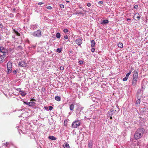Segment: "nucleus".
Masks as SVG:
<instances>
[{
  "instance_id": "nucleus-1",
  "label": "nucleus",
  "mask_w": 148,
  "mask_h": 148,
  "mask_svg": "<svg viewBox=\"0 0 148 148\" xmlns=\"http://www.w3.org/2000/svg\"><path fill=\"white\" fill-rule=\"evenodd\" d=\"M145 130L142 128H140L138 129L135 132L134 135V138L135 139H138L142 137L144 132Z\"/></svg>"
},
{
  "instance_id": "nucleus-2",
  "label": "nucleus",
  "mask_w": 148,
  "mask_h": 148,
  "mask_svg": "<svg viewBox=\"0 0 148 148\" xmlns=\"http://www.w3.org/2000/svg\"><path fill=\"white\" fill-rule=\"evenodd\" d=\"M81 123V121L78 119H77L75 121L73 122L72 124V127L73 128H76L80 125Z\"/></svg>"
},
{
  "instance_id": "nucleus-3",
  "label": "nucleus",
  "mask_w": 148,
  "mask_h": 148,
  "mask_svg": "<svg viewBox=\"0 0 148 148\" xmlns=\"http://www.w3.org/2000/svg\"><path fill=\"white\" fill-rule=\"evenodd\" d=\"M7 67L8 71L7 72L8 74L12 72V64L10 62H8L7 64Z\"/></svg>"
},
{
  "instance_id": "nucleus-4",
  "label": "nucleus",
  "mask_w": 148,
  "mask_h": 148,
  "mask_svg": "<svg viewBox=\"0 0 148 148\" xmlns=\"http://www.w3.org/2000/svg\"><path fill=\"white\" fill-rule=\"evenodd\" d=\"M83 107H78L76 110V113L78 117H80V112L83 110Z\"/></svg>"
},
{
  "instance_id": "nucleus-5",
  "label": "nucleus",
  "mask_w": 148,
  "mask_h": 148,
  "mask_svg": "<svg viewBox=\"0 0 148 148\" xmlns=\"http://www.w3.org/2000/svg\"><path fill=\"white\" fill-rule=\"evenodd\" d=\"M32 34L33 36L35 37H39L41 36V33L40 31L39 30H37L34 32L32 33Z\"/></svg>"
},
{
  "instance_id": "nucleus-6",
  "label": "nucleus",
  "mask_w": 148,
  "mask_h": 148,
  "mask_svg": "<svg viewBox=\"0 0 148 148\" xmlns=\"http://www.w3.org/2000/svg\"><path fill=\"white\" fill-rule=\"evenodd\" d=\"M7 50L3 47H0V52L3 53L4 55L7 52Z\"/></svg>"
},
{
  "instance_id": "nucleus-7",
  "label": "nucleus",
  "mask_w": 148,
  "mask_h": 148,
  "mask_svg": "<svg viewBox=\"0 0 148 148\" xmlns=\"http://www.w3.org/2000/svg\"><path fill=\"white\" fill-rule=\"evenodd\" d=\"M18 65L22 67H25L27 65V64L24 61H22L19 62Z\"/></svg>"
},
{
  "instance_id": "nucleus-8",
  "label": "nucleus",
  "mask_w": 148,
  "mask_h": 148,
  "mask_svg": "<svg viewBox=\"0 0 148 148\" xmlns=\"http://www.w3.org/2000/svg\"><path fill=\"white\" fill-rule=\"evenodd\" d=\"M138 78L137 77H133L132 85L133 86H135L136 84Z\"/></svg>"
},
{
  "instance_id": "nucleus-9",
  "label": "nucleus",
  "mask_w": 148,
  "mask_h": 148,
  "mask_svg": "<svg viewBox=\"0 0 148 148\" xmlns=\"http://www.w3.org/2000/svg\"><path fill=\"white\" fill-rule=\"evenodd\" d=\"M24 103L27 105H29L30 106H34L36 104L34 102H28L24 101Z\"/></svg>"
},
{
  "instance_id": "nucleus-10",
  "label": "nucleus",
  "mask_w": 148,
  "mask_h": 148,
  "mask_svg": "<svg viewBox=\"0 0 148 148\" xmlns=\"http://www.w3.org/2000/svg\"><path fill=\"white\" fill-rule=\"evenodd\" d=\"M75 42L77 44L80 46L82 43V40L81 38H77L75 40Z\"/></svg>"
},
{
  "instance_id": "nucleus-11",
  "label": "nucleus",
  "mask_w": 148,
  "mask_h": 148,
  "mask_svg": "<svg viewBox=\"0 0 148 148\" xmlns=\"http://www.w3.org/2000/svg\"><path fill=\"white\" fill-rule=\"evenodd\" d=\"M108 23L109 21L107 19H105L103 20L100 23L102 25H104L108 24Z\"/></svg>"
},
{
  "instance_id": "nucleus-12",
  "label": "nucleus",
  "mask_w": 148,
  "mask_h": 148,
  "mask_svg": "<svg viewBox=\"0 0 148 148\" xmlns=\"http://www.w3.org/2000/svg\"><path fill=\"white\" fill-rule=\"evenodd\" d=\"M139 14L137 13L135 14L134 15V17L135 18L136 20H138L140 18V16H138Z\"/></svg>"
},
{
  "instance_id": "nucleus-13",
  "label": "nucleus",
  "mask_w": 148,
  "mask_h": 148,
  "mask_svg": "<svg viewBox=\"0 0 148 148\" xmlns=\"http://www.w3.org/2000/svg\"><path fill=\"white\" fill-rule=\"evenodd\" d=\"M133 77H138V73L135 70L134 71Z\"/></svg>"
},
{
  "instance_id": "nucleus-14",
  "label": "nucleus",
  "mask_w": 148,
  "mask_h": 148,
  "mask_svg": "<svg viewBox=\"0 0 148 148\" xmlns=\"http://www.w3.org/2000/svg\"><path fill=\"white\" fill-rule=\"evenodd\" d=\"M19 92H20V93L21 94L22 96L23 97L26 94V93L24 91L20 90Z\"/></svg>"
},
{
  "instance_id": "nucleus-15",
  "label": "nucleus",
  "mask_w": 148,
  "mask_h": 148,
  "mask_svg": "<svg viewBox=\"0 0 148 148\" xmlns=\"http://www.w3.org/2000/svg\"><path fill=\"white\" fill-rule=\"evenodd\" d=\"M92 141H90L88 143V148H92Z\"/></svg>"
},
{
  "instance_id": "nucleus-16",
  "label": "nucleus",
  "mask_w": 148,
  "mask_h": 148,
  "mask_svg": "<svg viewBox=\"0 0 148 148\" xmlns=\"http://www.w3.org/2000/svg\"><path fill=\"white\" fill-rule=\"evenodd\" d=\"M91 47H95V42L94 40H91Z\"/></svg>"
},
{
  "instance_id": "nucleus-17",
  "label": "nucleus",
  "mask_w": 148,
  "mask_h": 148,
  "mask_svg": "<svg viewBox=\"0 0 148 148\" xmlns=\"http://www.w3.org/2000/svg\"><path fill=\"white\" fill-rule=\"evenodd\" d=\"M4 55H1L0 56V63L3 62L4 61Z\"/></svg>"
},
{
  "instance_id": "nucleus-18",
  "label": "nucleus",
  "mask_w": 148,
  "mask_h": 148,
  "mask_svg": "<svg viewBox=\"0 0 148 148\" xmlns=\"http://www.w3.org/2000/svg\"><path fill=\"white\" fill-rule=\"evenodd\" d=\"M64 148H69V144L67 143H65L63 145Z\"/></svg>"
},
{
  "instance_id": "nucleus-19",
  "label": "nucleus",
  "mask_w": 148,
  "mask_h": 148,
  "mask_svg": "<svg viewBox=\"0 0 148 148\" xmlns=\"http://www.w3.org/2000/svg\"><path fill=\"white\" fill-rule=\"evenodd\" d=\"M49 138L52 140H56V138L53 136H49Z\"/></svg>"
},
{
  "instance_id": "nucleus-20",
  "label": "nucleus",
  "mask_w": 148,
  "mask_h": 148,
  "mask_svg": "<svg viewBox=\"0 0 148 148\" xmlns=\"http://www.w3.org/2000/svg\"><path fill=\"white\" fill-rule=\"evenodd\" d=\"M74 108V105L73 104H71L70 105L69 108L71 110H73Z\"/></svg>"
},
{
  "instance_id": "nucleus-21",
  "label": "nucleus",
  "mask_w": 148,
  "mask_h": 148,
  "mask_svg": "<svg viewBox=\"0 0 148 148\" xmlns=\"http://www.w3.org/2000/svg\"><path fill=\"white\" fill-rule=\"evenodd\" d=\"M140 103V98H138V100L136 101V106H138Z\"/></svg>"
},
{
  "instance_id": "nucleus-22",
  "label": "nucleus",
  "mask_w": 148,
  "mask_h": 148,
  "mask_svg": "<svg viewBox=\"0 0 148 148\" xmlns=\"http://www.w3.org/2000/svg\"><path fill=\"white\" fill-rule=\"evenodd\" d=\"M118 47L120 48H122L123 47V44L121 42H119L117 45Z\"/></svg>"
},
{
  "instance_id": "nucleus-23",
  "label": "nucleus",
  "mask_w": 148,
  "mask_h": 148,
  "mask_svg": "<svg viewBox=\"0 0 148 148\" xmlns=\"http://www.w3.org/2000/svg\"><path fill=\"white\" fill-rule=\"evenodd\" d=\"M55 99L58 101H59L61 100L60 97L59 96H56L55 97Z\"/></svg>"
},
{
  "instance_id": "nucleus-24",
  "label": "nucleus",
  "mask_w": 148,
  "mask_h": 148,
  "mask_svg": "<svg viewBox=\"0 0 148 148\" xmlns=\"http://www.w3.org/2000/svg\"><path fill=\"white\" fill-rule=\"evenodd\" d=\"M60 34L59 32L57 33V34H56V38H60Z\"/></svg>"
},
{
  "instance_id": "nucleus-25",
  "label": "nucleus",
  "mask_w": 148,
  "mask_h": 148,
  "mask_svg": "<svg viewBox=\"0 0 148 148\" xmlns=\"http://www.w3.org/2000/svg\"><path fill=\"white\" fill-rule=\"evenodd\" d=\"M62 48H58L56 49V51L57 52H58L59 53H60L62 51Z\"/></svg>"
},
{
  "instance_id": "nucleus-26",
  "label": "nucleus",
  "mask_w": 148,
  "mask_h": 148,
  "mask_svg": "<svg viewBox=\"0 0 148 148\" xmlns=\"http://www.w3.org/2000/svg\"><path fill=\"white\" fill-rule=\"evenodd\" d=\"M115 112L114 110L111 109L110 110V114L111 115V116H112V114H113V113Z\"/></svg>"
},
{
  "instance_id": "nucleus-27",
  "label": "nucleus",
  "mask_w": 148,
  "mask_h": 148,
  "mask_svg": "<svg viewBox=\"0 0 148 148\" xmlns=\"http://www.w3.org/2000/svg\"><path fill=\"white\" fill-rule=\"evenodd\" d=\"M131 72V71H130L128 73L126 74V76L125 77H128V78Z\"/></svg>"
},
{
  "instance_id": "nucleus-28",
  "label": "nucleus",
  "mask_w": 148,
  "mask_h": 148,
  "mask_svg": "<svg viewBox=\"0 0 148 148\" xmlns=\"http://www.w3.org/2000/svg\"><path fill=\"white\" fill-rule=\"evenodd\" d=\"M128 79V77H125L123 79V80L124 81H126L127 80V79Z\"/></svg>"
},
{
  "instance_id": "nucleus-29",
  "label": "nucleus",
  "mask_w": 148,
  "mask_h": 148,
  "mask_svg": "<svg viewBox=\"0 0 148 148\" xmlns=\"http://www.w3.org/2000/svg\"><path fill=\"white\" fill-rule=\"evenodd\" d=\"M18 71V70L16 69V70L13 71V72L14 74H16L17 73Z\"/></svg>"
},
{
  "instance_id": "nucleus-30",
  "label": "nucleus",
  "mask_w": 148,
  "mask_h": 148,
  "mask_svg": "<svg viewBox=\"0 0 148 148\" xmlns=\"http://www.w3.org/2000/svg\"><path fill=\"white\" fill-rule=\"evenodd\" d=\"M78 63L80 64H83V61H82V60H79V62H78Z\"/></svg>"
},
{
  "instance_id": "nucleus-31",
  "label": "nucleus",
  "mask_w": 148,
  "mask_h": 148,
  "mask_svg": "<svg viewBox=\"0 0 148 148\" xmlns=\"http://www.w3.org/2000/svg\"><path fill=\"white\" fill-rule=\"evenodd\" d=\"M46 8L49 10H51L52 9V7L50 6H48L46 7Z\"/></svg>"
},
{
  "instance_id": "nucleus-32",
  "label": "nucleus",
  "mask_w": 148,
  "mask_h": 148,
  "mask_svg": "<svg viewBox=\"0 0 148 148\" xmlns=\"http://www.w3.org/2000/svg\"><path fill=\"white\" fill-rule=\"evenodd\" d=\"M3 27V26L2 24L0 23V29H1Z\"/></svg>"
},
{
  "instance_id": "nucleus-33",
  "label": "nucleus",
  "mask_w": 148,
  "mask_h": 148,
  "mask_svg": "<svg viewBox=\"0 0 148 148\" xmlns=\"http://www.w3.org/2000/svg\"><path fill=\"white\" fill-rule=\"evenodd\" d=\"M68 31V30L67 29H65L63 30V32L65 33H67Z\"/></svg>"
},
{
  "instance_id": "nucleus-34",
  "label": "nucleus",
  "mask_w": 148,
  "mask_h": 148,
  "mask_svg": "<svg viewBox=\"0 0 148 148\" xmlns=\"http://www.w3.org/2000/svg\"><path fill=\"white\" fill-rule=\"evenodd\" d=\"M53 109V107L51 106H49V110H51Z\"/></svg>"
},
{
  "instance_id": "nucleus-35",
  "label": "nucleus",
  "mask_w": 148,
  "mask_h": 148,
  "mask_svg": "<svg viewBox=\"0 0 148 148\" xmlns=\"http://www.w3.org/2000/svg\"><path fill=\"white\" fill-rule=\"evenodd\" d=\"M9 144V143L7 142L5 144H4L3 145L6 147H7Z\"/></svg>"
},
{
  "instance_id": "nucleus-36",
  "label": "nucleus",
  "mask_w": 148,
  "mask_h": 148,
  "mask_svg": "<svg viewBox=\"0 0 148 148\" xmlns=\"http://www.w3.org/2000/svg\"><path fill=\"white\" fill-rule=\"evenodd\" d=\"M60 8H63L64 7V6L63 4H60Z\"/></svg>"
},
{
  "instance_id": "nucleus-37",
  "label": "nucleus",
  "mask_w": 148,
  "mask_h": 148,
  "mask_svg": "<svg viewBox=\"0 0 148 148\" xmlns=\"http://www.w3.org/2000/svg\"><path fill=\"white\" fill-rule=\"evenodd\" d=\"M95 49L94 48H92L91 49V51L92 52H95Z\"/></svg>"
},
{
  "instance_id": "nucleus-38",
  "label": "nucleus",
  "mask_w": 148,
  "mask_h": 148,
  "mask_svg": "<svg viewBox=\"0 0 148 148\" xmlns=\"http://www.w3.org/2000/svg\"><path fill=\"white\" fill-rule=\"evenodd\" d=\"M60 69L61 70H63L64 69V67L62 66H60Z\"/></svg>"
},
{
  "instance_id": "nucleus-39",
  "label": "nucleus",
  "mask_w": 148,
  "mask_h": 148,
  "mask_svg": "<svg viewBox=\"0 0 148 148\" xmlns=\"http://www.w3.org/2000/svg\"><path fill=\"white\" fill-rule=\"evenodd\" d=\"M87 6L88 7H89L91 5V4L90 3H87Z\"/></svg>"
},
{
  "instance_id": "nucleus-40",
  "label": "nucleus",
  "mask_w": 148,
  "mask_h": 148,
  "mask_svg": "<svg viewBox=\"0 0 148 148\" xmlns=\"http://www.w3.org/2000/svg\"><path fill=\"white\" fill-rule=\"evenodd\" d=\"M138 7V6L137 5H135L134 6V8L135 9H137Z\"/></svg>"
},
{
  "instance_id": "nucleus-41",
  "label": "nucleus",
  "mask_w": 148,
  "mask_h": 148,
  "mask_svg": "<svg viewBox=\"0 0 148 148\" xmlns=\"http://www.w3.org/2000/svg\"><path fill=\"white\" fill-rule=\"evenodd\" d=\"M21 127L20 126H19L18 125H17V126H16V127L18 129H20V128Z\"/></svg>"
},
{
  "instance_id": "nucleus-42",
  "label": "nucleus",
  "mask_w": 148,
  "mask_h": 148,
  "mask_svg": "<svg viewBox=\"0 0 148 148\" xmlns=\"http://www.w3.org/2000/svg\"><path fill=\"white\" fill-rule=\"evenodd\" d=\"M43 3H42V2H39V3H38V5H41L42 4H43Z\"/></svg>"
},
{
  "instance_id": "nucleus-43",
  "label": "nucleus",
  "mask_w": 148,
  "mask_h": 148,
  "mask_svg": "<svg viewBox=\"0 0 148 148\" xmlns=\"http://www.w3.org/2000/svg\"><path fill=\"white\" fill-rule=\"evenodd\" d=\"M103 1H99L98 2V4L100 5L102 4H103Z\"/></svg>"
},
{
  "instance_id": "nucleus-44",
  "label": "nucleus",
  "mask_w": 148,
  "mask_h": 148,
  "mask_svg": "<svg viewBox=\"0 0 148 148\" xmlns=\"http://www.w3.org/2000/svg\"><path fill=\"white\" fill-rule=\"evenodd\" d=\"M37 27V25L36 24H35L34 25H33L32 26V27L33 28H34V27Z\"/></svg>"
},
{
  "instance_id": "nucleus-45",
  "label": "nucleus",
  "mask_w": 148,
  "mask_h": 148,
  "mask_svg": "<svg viewBox=\"0 0 148 148\" xmlns=\"http://www.w3.org/2000/svg\"><path fill=\"white\" fill-rule=\"evenodd\" d=\"M64 38L66 39H67L68 38V37L67 35H66L64 36Z\"/></svg>"
},
{
  "instance_id": "nucleus-46",
  "label": "nucleus",
  "mask_w": 148,
  "mask_h": 148,
  "mask_svg": "<svg viewBox=\"0 0 148 148\" xmlns=\"http://www.w3.org/2000/svg\"><path fill=\"white\" fill-rule=\"evenodd\" d=\"M16 33L18 35H19V34L17 32H16Z\"/></svg>"
},
{
  "instance_id": "nucleus-47",
  "label": "nucleus",
  "mask_w": 148,
  "mask_h": 148,
  "mask_svg": "<svg viewBox=\"0 0 148 148\" xmlns=\"http://www.w3.org/2000/svg\"><path fill=\"white\" fill-rule=\"evenodd\" d=\"M17 90H18V91H19L20 90H21V89H20V88L17 89Z\"/></svg>"
},
{
  "instance_id": "nucleus-48",
  "label": "nucleus",
  "mask_w": 148,
  "mask_h": 148,
  "mask_svg": "<svg viewBox=\"0 0 148 148\" xmlns=\"http://www.w3.org/2000/svg\"><path fill=\"white\" fill-rule=\"evenodd\" d=\"M127 21H130V18H127Z\"/></svg>"
},
{
  "instance_id": "nucleus-49",
  "label": "nucleus",
  "mask_w": 148,
  "mask_h": 148,
  "mask_svg": "<svg viewBox=\"0 0 148 148\" xmlns=\"http://www.w3.org/2000/svg\"><path fill=\"white\" fill-rule=\"evenodd\" d=\"M79 14L78 13L76 12L75 14Z\"/></svg>"
},
{
  "instance_id": "nucleus-50",
  "label": "nucleus",
  "mask_w": 148,
  "mask_h": 148,
  "mask_svg": "<svg viewBox=\"0 0 148 148\" xmlns=\"http://www.w3.org/2000/svg\"><path fill=\"white\" fill-rule=\"evenodd\" d=\"M45 108L46 109H47V107H45Z\"/></svg>"
},
{
  "instance_id": "nucleus-51",
  "label": "nucleus",
  "mask_w": 148,
  "mask_h": 148,
  "mask_svg": "<svg viewBox=\"0 0 148 148\" xmlns=\"http://www.w3.org/2000/svg\"><path fill=\"white\" fill-rule=\"evenodd\" d=\"M145 81V79H144L143 81V83Z\"/></svg>"
},
{
  "instance_id": "nucleus-52",
  "label": "nucleus",
  "mask_w": 148,
  "mask_h": 148,
  "mask_svg": "<svg viewBox=\"0 0 148 148\" xmlns=\"http://www.w3.org/2000/svg\"><path fill=\"white\" fill-rule=\"evenodd\" d=\"M142 88H144V87H143V86H142Z\"/></svg>"
},
{
  "instance_id": "nucleus-53",
  "label": "nucleus",
  "mask_w": 148,
  "mask_h": 148,
  "mask_svg": "<svg viewBox=\"0 0 148 148\" xmlns=\"http://www.w3.org/2000/svg\"><path fill=\"white\" fill-rule=\"evenodd\" d=\"M112 118V116H110V119H111Z\"/></svg>"
},
{
  "instance_id": "nucleus-54",
  "label": "nucleus",
  "mask_w": 148,
  "mask_h": 148,
  "mask_svg": "<svg viewBox=\"0 0 148 148\" xmlns=\"http://www.w3.org/2000/svg\"><path fill=\"white\" fill-rule=\"evenodd\" d=\"M67 2H69V1H66Z\"/></svg>"
}]
</instances>
